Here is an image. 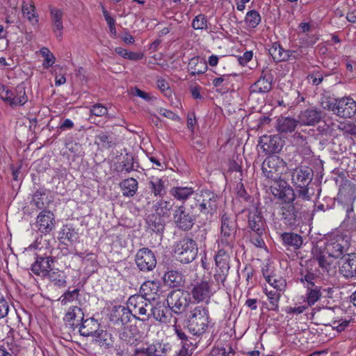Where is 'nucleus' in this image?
<instances>
[{
    "label": "nucleus",
    "mask_w": 356,
    "mask_h": 356,
    "mask_svg": "<svg viewBox=\"0 0 356 356\" xmlns=\"http://www.w3.org/2000/svg\"><path fill=\"white\" fill-rule=\"evenodd\" d=\"M149 188L154 196L162 197L165 195L164 181L159 177H151L149 180Z\"/></svg>",
    "instance_id": "nucleus-43"
},
{
    "label": "nucleus",
    "mask_w": 356,
    "mask_h": 356,
    "mask_svg": "<svg viewBox=\"0 0 356 356\" xmlns=\"http://www.w3.org/2000/svg\"><path fill=\"white\" fill-rule=\"evenodd\" d=\"M164 282L170 287H179L184 283V276L177 270H169L164 274Z\"/></svg>",
    "instance_id": "nucleus-33"
},
{
    "label": "nucleus",
    "mask_w": 356,
    "mask_h": 356,
    "mask_svg": "<svg viewBox=\"0 0 356 356\" xmlns=\"http://www.w3.org/2000/svg\"><path fill=\"white\" fill-rule=\"evenodd\" d=\"M147 228L156 233H162L165 228V222L159 215L152 213L146 218Z\"/></svg>",
    "instance_id": "nucleus-32"
},
{
    "label": "nucleus",
    "mask_w": 356,
    "mask_h": 356,
    "mask_svg": "<svg viewBox=\"0 0 356 356\" xmlns=\"http://www.w3.org/2000/svg\"><path fill=\"white\" fill-rule=\"evenodd\" d=\"M121 163L122 165V170H124L126 172H130L134 170V162L132 156L126 154V156L124 157Z\"/></svg>",
    "instance_id": "nucleus-59"
},
{
    "label": "nucleus",
    "mask_w": 356,
    "mask_h": 356,
    "mask_svg": "<svg viewBox=\"0 0 356 356\" xmlns=\"http://www.w3.org/2000/svg\"><path fill=\"white\" fill-rule=\"evenodd\" d=\"M335 115L343 118H350L356 114V102L346 97L335 99Z\"/></svg>",
    "instance_id": "nucleus-17"
},
{
    "label": "nucleus",
    "mask_w": 356,
    "mask_h": 356,
    "mask_svg": "<svg viewBox=\"0 0 356 356\" xmlns=\"http://www.w3.org/2000/svg\"><path fill=\"white\" fill-rule=\"evenodd\" d=\"M283 165L276 156H268L262 163V172L264 176L273 181V183L282 180L281 175Z\"/></svg>",
    "instance_id": "nucleus-10"
},
{
    "label": "nucleus",
    "mask_w": 356,
    "mask_h": 356,
    "mask_svg": "<svg viewBox=\"0 0 356 356\" xmlns=\"http://www.w3.org/2000/svg\"><path fill=\"white\" fill-rule=\"evenodd\" d=\"M157 86L159 90L167 97L171 95V90L168 83L164 79H159L157 81Z\"/></svg>",
    "instance_id": "nucleus-64"
},
{
    "label": "nucleus",
    "mask_w": 356,
    "mask_h": 356,
    "mask_svg": "<svg viewBox=\"0 0 356 356\" xmlns=\"http://www.w3.org/2000/svg\"><path fill=\"white\" fill-rule=\"evenodd\" d=\"M226 248H222L219 250L215 256V261L216 267L220 270H229V252Z\"/></svg>",
    "instance_id": "nucleus-38"
},
{
    "label": "nucleus",
    "mask_w": 356,
    "mask_h": 356,
    "mask_svg": "<svg viewBox=\"0 0 356 356\" xmlns=\"http://www.w3.org/2000/svg\"><path fill=\"white\" fill-rule=\"evenodd\" d=\"M95 143L101 144L103 147H110L111 140L110 136L104 133H101L96 136Z\"/></svg>",
    "instance_id": "nucleus-61"
},
{
    "label": "nucleus",
    "mask_w": 356,
    "mask_h": 356,
    "mask_svg": "<svg viewBox=\"0 0 356 356\" xmlns=\"http://www.w3.org/2000/svg\"><path fill=\"white\" fill-rule=\"evenodd\" d=\"M187 327L194 335H200L206 332L209 323V312L202 305L190 307L186 315Z\"/></svg>",
    "instance_id": "nucleus-1"
},
{
    "label": "nucleus",
    "mask_w": 356,
    "mask_h": 356,
    "mask_svg": "<svg viewBox=\"0 0 356 356\" xmlns=\"http://www.w3.org/2000/svg\"><path fill=\"white\" fill-rule=\"evenodd\" d=\"M337 200L342 204H346L348 207H354L356 200V188L350 184L342 185L337 195Z\"/></svg>",
    "instance_id": "nucleus-22"
},
{
    "label": "nucleus",
    "mask_w": 356,
    "mask_h": 356,
    "mask_svg": "<svg viewBox=\"0 0 356 356\" xmlns=\"http://www.w3.org/2000/svg\"><path fill=\"white\" fill-rule=\"evenodd\" d=\"M194 194V188L190 186H174L170 190V195L181 202H185Z\"/></svg>",
    "instance_id": "nucleus-29"
},
{
    "label": "nucleus",
    "mask_w": 356,
    "mask_h": 356,
    "mask_svg": "<svg viewBox=\"0 0 356 356\" xmlns=\"http://www.w3.org/2000/svg\"><path fill=\"white\" fill-rule=\"evenodd\" d=\"M79 296V290L74 289L73 291H68L65 292L61 296V303L63 305H66L68 302H71L74 301Z\"/></svg>",
    "instance_id": "nucleus-58"
},
{
    "label": "nucleus",
    "mask_w": 356,
    "mask_h": 356,
    "mask_svg": "<svg viewBox=\"0 0 356 356\" xmlns=\"http://www.w3.org/2000/svg\"><path fill=\"white\" fill-rule=\"evenodd\" d=\"M339 273L346 278L356 277V254H347L339 262Z\"/></svg>",
    "instance_id": "nucleus-18"
},
{
    "label": "nucleus",
    "mask_w": 356,
    "mask_h": 356,
    "mask_svg": "<svg viewBox=\"0 0 356 356\" xmlns=\"http://www.w3.org/2000/svg\"><path fill=\"white\" fill-rule=\"evenodd\" d=\"M45 193L42 191H38L35 193L33 197V203L39 209H42L45 207V203L43 201V196Z\"/></svg>",
    "instance_id": "nucleus-57"
},
{
    "label": "nucleus",
    "mask_w": 356,
    "mask_h": 356,
    "mask_svg": "<svg viewBox=\"0 0 356 356\" xmlns=\"http://www.w3.org/2000/svg\"><path fill=\"white\" fill-rule=\"evenodd\" d=\"M167 305L175 314H181L186 311L191 304L189 294L182 290H174L168 293Z\"/></svg>",
    "instance_id": "nucleus-4"
},
{
    "label": "nucleus",
    "mask_w": 356,
    "mask_h": 356,
    "mask_svg": "<svg viewBox=\"0 0 356 356\" xmlns=\"http://www.w3.org/2000/svg\"><path fill=\"white\" fill-rule=\"evenodd\" d=\"M174 252L177 260L184 264H188L195 259L197 247L195 241L184 237L177 243Z\"/></svg>",
    "instance_id": "nucleus-3"
},
{
    "label": "nucleus",
    "mask_w": 356,
    "mask_h": 356,
    "mask_svg": "<svg viewBox=\"0 0 356 356\" xmlns=\"http://www.w3.org/2000/svg\"><path fill=\"white\" fill-rule=\"evenodd\" d=\"M202 200L200 203L199 209L203 213H213L217 209V196L209 191L202 192Z\"/></svg>",
    "instance_id": "nucleus-25"
},
{
    "label": "nucleus",
    "mask_w": 356,
    "mask_h": 356,
    "mask_svg": "<svg viewBox=\"0 0 356 356\" xmlns=\"http://www.w3.org/2000/svg\"><path fill=\"white\" fill-rule=\"evenodd\" d=\"M236 222L234 218L224 214L221 220L220 235L218 244L227 250H232L236 243Z\"/></svg>",
    "instance_id": "nucleus-2"
},
{
    "label": "nucleus",
    "mask_w": 356,
    "mask_h": 356,
    "mask_svg": "<svg viewBox=\"0 0 356 356\" xmlns=\"http://www.w3.org/2000/svg\"><path fill=\"white\" fill-rule=\"evenodd\" d=\"M22 10L24 17H26L33 24L38 22V15L35 10V6L32 1L29 0L24 1Z\"/></svg>",
    "instance_id": "nucleus-42"
},
{
    "label": "nucleus",
    "mask_w": 356,
    "mask_h": 356,
    "mask_svg": "<svg viewBox=\"0 0 356 356\" xmlns=\"http://www.w3.org/2000/svg\"><path fill=\"white\" fill-rule=\"evenodd\" d=\"M135 261L137 267L143 272L152 270L156 265L154 253L146 248L140 249L137 252Z\"/></svg>",
    "instance_id": "nucleus-14"
},
{
    "label": "nucleus",
    "mask_w": 356,
    "mask_h": 356,
    "mask_svg": "<svg viewBox=\"0 0 356 356\" xmlns=\"http://www.w3.org/2000/svg\"><path fill=\"white\" fill-rule=\"evenodd\" d=\"M272 77L262 72L259 79L250 88V92L266 93L272 89Z\"/></svg>",
    "instance_id": "nucleus-27"
},
{
    "label": "nucleus",
    "mask_w": 356,
    "mask_h": 356,
    "mask_svg": "<svg viewBox=\"0 0 356 356\" xmlns=\"http://www.w3.org/2000/svg\"><path fill=\"white\" fill-rule=\"evenodd\" d=\"M76 318H79L80 321H83L84 318V314L81 308L73 306L68 309L64 317V321L73 327L75 325L74 320Z\"/></svg>",
    "instance_id": "nucleus-44"
},
{
    "label": "nucleus",
    "mask_w": 356,
    "mask_h": 356,
    "mask_svg": "<svg viewBox=\"0 0 356 356\" xmlns=\"http://www.w3.org/2000/svg\"><path fill=\"white\" fill-rule=\"evenodd\" d=\"M9 309L8 302L3 297L0 298V318H5L8 315Z\"/></svg>",
    "instance_id": "nucleus-62"
},
{
    "label": "nucleus",
    "mask_w": 356,
    "mask_h": 356,
    "mask_svg": "<svg viewBox=\"0 0 356 356\" xmlns=\"http://www.w3.org/2000/svg\"><path fill=\"white\" fill-rule=\"evenodd\" d=\"M112 315L117 323L120 322L122 325H125L130 321L132 314L128 306L119 305L113 307Z\"/></svg>",
    "instance_id": "nucleus-35"
},
{
    "label": "nucleus",
    "mask_w": 356,
    "mask_h": 356,
    "mask_svg": "<svg viewBox=\"0 0 356 356\" xmlns=\"http://www.w3.org/2000/svg\"><path fill=\"white\" fill-rule=\"evenodd\" d=\"M157 111L160 115L166 118L170 119L172 120H179V116L176 113L165 108H159Z\"/></svg>",
    "instance_id": "nucleus-63"
},
{
    "label": "nucleus",
    "mask_w": 356,
    "mask_h": 356,
    "mask_svg": "<svg viewBox=\"0 0 356 356\" xmlns=\"http://www.w3.org/2000/svg\"><path fill=\"white\" fill-rule=\"evenodd\" d=\"M0 98L12 106H22L28 101L24 86H18L15 90H10L1 83H0Z\"/></svg>",
    "instance_id": "nucleus-6"
},
{
    "label": "nucleus",
    "mask_w": 356,
    "mask_h": 356,
    "mask_svg": "<svg viewBox=\"0 0 356 356\" xmlns=\"http://www.w3.org/2000/svg\"><path fill=\"white\" fill-rule=\"evenodd\" d=\"M156 348L154 345L136 348L133 356H156Z\"/></svg>",
    "instance_id": "nucleus-54"
},
{
    "label": "nucleus",
    "mask_w": 356,
    "mask_h": 356,
    "mask_svg": "<svg viewBox=\"0 0 356 356\" xmlns=\"http://www.w3.org/2000/svg\"><path fill=\"white\" fill-rule=\"evenodd\" d=\"M334 310L331 308H323L318 312L314 313V316L320 321L321 324L325 325H332L337 331H343L349 325L350 321L347 320H341V323L334 320Z\"/></svg>",
    "instance_id": "nucleus-12"
},
{
    "label": "nucleus",
    "mask_w": 356,
    "mask_h": 356,
    "mask_svg": "<svg viewBox=\"0 0 356 356\" xmlns=\"http://www.w3.org/2000/svg\"><path fill=\"white\" fill-rule=\"evenodd\" d=\"M248 227L255 234H263L264 232V220L257 209L249 212Z\"/></svg>",
    "instance_id": "nucleus-28"
},
{
    "label": "nucleus",
    "mask_w": 356,
    "mask_h": 356,
    "mask_svg": "<svg viewBox=\"0 0 356 356\" xmlns=\"http://www.w3.org/2000/svg\"><path fill=\"white\" fill-rule=\"evenodd\" d=\"M281 238L284 245L292 247L295 250L299 249L303 242L302 236L293 232H284L281 234Z\"/></svg>",
    "instance_id": "nucleus-36"
},
{
    "label": "nucleus",
    "mask_w": 356,
    "mask_h": 356,
    "mask_svg": "<svg viewBox=\"0 0 356 356\" xmlns=\"http://www.w3.org/2000/svg\"><path fill=\"white\" fill-rule=\"evenodd\" d=\"M102 13L105 20L108 26L109 32L113 38H115L117 36V31L115 29V19L110 15L109 13L105 9L104 6H102Z\"/></svg>",
    "instance_id": "nucleus-56"
},
{
    "label": "nucleus",
    "mask_w": 356,
    "mask_h": 356,
    "mask_svg": "<svg viewBox=\"0 0 356 356\" xmlns=\"http://www.w3.org/2000/svg\"><path fill=\"white\" fill-rule=\"evenodd\" d=\"M245 22L249 26L254 28L260 23L261 16L257 11L250 10L246 14Z\"/></svg>",
    "instance_id": "nucleus-55"
},
{
    "label": "nucleus",
    "mask_w": 356,
    "mask_h": 356,
    "mask_svg": "<svg viewBox=\"0 0 356 356\" xmlns=\"http://www.w3.org/2000/svg\"><path fill=\"white\" fill-rule=\"evenodd\" d=\"M54 215L49 211H42L37 217L36 227L42 233H49L54 229Z\"/></svg>",
    "instance_id": "nucleus-23"
},
{
    "label": "nucleus",
    "mask_w": 356,
    "mask_h": 356,
    "mask_svg": "<svg viewBox=\"0 0 356 356\" xmlns=\"http://www.w3.org/2000/svg\"><path fill=\"white\" fill-rule=\"evenodd\" d=\"M82 323L79 327V332L82 336L95 337V334L99 330H98L99 324L97 321L92 318L83 319Z\"/></svg>",
    "instance_id": "nucleus-30"
},
{
    "label": "nucleus",
    "mask_w": 356,
    "mask_h": 356,
    "mask_svg": "<svg viewBox=\"0 0 356 356\" xmlns=\"http://www.w3.org/2000/svg\"><path fill=\"white\" fill-rule=\"evenodd\" d=\"M259 145L266 154L279 152L282 149L281 139L278 136H263L260 138Z\"/></svg>",
    "instance_id": "nucleus-21"
},
{
    "label": "nucleus",
    "mask_w": 356,
    "mask_h": 356,
    "mask_svg": "<svg viewBox=\"0 0 356 356\" xmlns=\"http://www.w3.org/2000/svg\"><path fill=\"white\" fill-rule=\"evenodd\" d=\"M46 277L50 281L54 282V284L58 286H63L65 285V277L63 273L60 272L58 270L53 269L49 273Z\"/></svg>",
    "instance_id": "nucleus-50"
},
{
    "label": "nucleus",
    "mask_w": 356,
    "mask_h": 356,
    "mask_svg": "<svg viewBox=\"0 0 356 356\" xmlns=\"http://www.w3.org/2000/svg\"><path fill=\"white\" fill-rule=\"evenodd\" d=\"M214 293L213 285L206 280L197 282L191 289L192 297L197 302L208 301Z\"/></svg>",
    "instance_id": "nucleus-15"
},
{
    "label": "nucleus",
    "mask_w": 356,
    "mask_h": 356,
    "mask_svg": "<svg viewBox=\"0 0 356 356\" xmlns=\"http://www.w3.org/2000/svg\"><path fill=\"white\" fill-rule=\"evenodd\" d=\"M291 180L300 188V195L304 199L309 200L307 186L312 180V170L309 168H297L291 173Z\"/></svg>",
    "instance_id": "nucleus-5"
},
{
    "label": "nucleus",
    "mask_w": 356,
    "mask_h": 356,
    "mask_svg": "<svg viewBox=\"0 0 356 356\" xmlns=\"http://www.w3.org/2000/svg\"><path fill=\"white\" fill-rule=\"evenodd\" d=\"M151 315L153 316L156 321L163 323H172L173 325H175L177 323V318L173 317L172 312L169 307H165L161 304H157L154 307L152 305V308L150 309V316Z\"/></svg>",
    "instance_id": "nucleus-19"
},
{
    "label": "nucleus",
    "mask_w": 356,
    "mask_h": 356,
    "mask_svg": "<svg viewBox=\"0 0 356 356\" xmlns=\"http://www.w3.org/2000/svg\"><path fill=\"white\" fill-rule=\"evenodd\" d=\"M313 259L317 261L319 267L323 271H328L330 268L332 261L330 256H327L325 253L323 252L321 249L316 246L312 250Z\"/></svg>",
    "instance_id": "nucleus-31"
},
{
    "label": "nucleus",
    "mask_w": 356,
    "mask_h": 356,
    "mask_svg": "<svg viewBox=\"0 0 356 356\" xmlns=\"http://www.w3.org/2000/svg\"><path fill=\"white\" fill-rule=\"evenodd\" d=\"M173 220L177 227L183 231L190 230L195 224V218L184 205L175 207Z\"/></svg>",
    "instance_id": "nucleus-8"
},
{
    "label": "nucleus",
    "mask_w": 356,
    "mask_h": 356,
    "mask_svg": "<svg viewBox=\"0 0 356 356\" xmlns=\"http://www.w3.org/2000/svg\"><path fill=\"white\" fill-rule=\"evenodd\" d=\"M299 123L302 125L311 126L318 123L322 118V113L313 108L302 111L298 116Z\"/></svg>",
    "instance_id": "nucleus-26"
},
{
    "label": "nucleus",
    "mask_w": 356,
    "mask_h": 356,
    "mask_svg": "<svg viewBox=\"0 0 356 356\" xmlns=\"http://www.w3.org/2000/svg\"><path fill=\"white\" fill-rule=\"evenodd\" d=\"M281 209L282 219L286 225L293 227L301 222V207L298 202L286 204Z\"/></svg>",
    "instance_id": "nucleus-13"
},
{
    "label": "nucleus",
    "mask_w": 356,
    "mask_h": 356,
    "mask_svg": "<svg viewBox=\"0 0 356 356\" xmlns=\"http://www.w3.org/2000/svg\"><path fill=\"white\" fill-rule=\"evenodd\" d=\"M280 291H281L268 289L267 287H265L264 292L270 302L269 309L273 311L278 310V303L280 299Z\"/></svg>",
    "instance_id": "nucleus-46"
},
{
    "label": "nucleus",
    "mask_w": 356,
    "mask_h": 356,
    "mask_svg": "<svg viewBox=\"0 0 356 356\" xmlns=\"http://www.w3.org/2000/svg\"><path fill=\"white\" fill-rule=\"evenodd\" d=\"M51 28L56 38L61 40L63 38V17L64 12L62 9L51 6L49 8Z\"/></svg>",
    "instance_id": "nucleus-20"
},
{
    "label": "nucleus",
    "mask_w": 356,
    "mask_h": 356,
    "mask_svg": "<svg viewBox=\"0 0 356 356\" xmlns=\"http://www.w3.org/2000/svg\"><path fill=\"white\" fill-rule=\"evenodd\" d=\"M299 122L289 117H282L277 120V131L281 133H291L298 126Z\"/></svg>",
    "instance_id": "nucleus-37"
},
{
    "label": "nucleus",
    "mask_w": 356,
    "mask_h": 356,
    "mask_svg": "<svg viewBox=\"0 0 356 356\" xmlns=\"http://www.w3.org/2000/svg\"><path fill=\"white\" fill-rule=\"evenodd\" d=\"M172 208V204H171V202L164 200H159L154 205V209L156 211L155 214L159 215L161 217L165 216H168Z\"/></svg>",
    "instance_id": "nucleus-47"
},
{
    "label": "nucleus",
    "mask_w": 356,
    "mask_h": 356,
    "mask_svg": "<svg viewBox=\"0 0 356 356\" xmlns=\"http://www.w3.org/2000/svg\"><path fill=\"white\" fill-rule=\"evenodd\" d=\"M160 291V284L156 281L145 282L140 286V293L144 298L148 301L155 300L159 298Z\"/></svg>",
    "instance_id": "nucleus-24"
},
{
    "label": "nucleus",
    "mask_w": 356,
    "mask_h": 356,
    "mask_svg": "<svg viewBox=\"0 0 356 356\" xmlns=\"http://www.w3.org/2000/svg\"><path fill=\"white\" fill-rule=\"evenodd\" d=\"M227 273L228 270L216 269V273L213 275V280H209L210 282L213 285L215 291L220 289L221 284H224V282L226 280Z\"/></svg>",
    "instance_id": "nucleus-49"
},
{
    "label": "nucleus",
    "mask_w": 356,
    "mask_h": 356,
    "mask_svg": "<svg viewBox=\"0 0 356 356\" xmlns=\"http://www.w3.org/2000/svg\"><path fill=\"white\" fill-rule=\"evenodd\" d=\"M208 24L207 17L203 14L195 16L192 22V27L195 30H207Z\"/></svg>",
    "instance_id": "nucleus-52"
},
{
    "label": "nucleus",
    "mask_w": 356,
    "mask_h": 356,
    "mask_svg": "<svg viewBox=\"0 0 356 356\" xmlns=\"http://www.w3.org/2000/svg\"><path fill=\"white\" fill-rule=\"evenodd\" d=\"M94 338L95 342L100 346L108 348L113 346V336L109 332L106 330H99L97 333L95 334Z\"/></svg>",
    "instance_id": "nucleus-41"
},
{
    "label": "nucleus",
    "mask_w": 356,
    "mask_h": 356,
    "mask_svg": "<svg viewBox=\"0 0 356 356\" xmlns=\"http://www.w3.org/2000/svg\"><path fill=\"white\" fill-rule=\"evenodd\" d=\"M345 226L352 230H356V215L354 212V207H347L346 218L343 221Z\"/></svg>",
    "instance_id": "nucleus-51"
},
{
    "label": "nucleus",
    "mask_w": 356,
    "mask_h": 356,
    "mask_svg": "<svg viewBox=\"0 0 356 356\" xmlns=\"http://www.w3.org/2000/svg\"><path fill=\"white\" fill-rule=\"evenodd\" d=\"M266 281L273 288V290L284 291L286 287L285 280L280 277L264 273Z\"/></svg>",
    "instance_id": "nucleus-48"
},
{
    "label": "nucleus",
    "mask_w": 356,
    "mask_h": 356,
    "mask_svg": "<svg viewBox=\"0 0 356 356\" xmlns=\"http://www.w3.org/2000/svg\"><path fill=\"white\" fill-rule=\"evenodd\" d=\"M40 54L42 57L44 58V62L42 63L43 67L45 69L49 68L52 66L55 63L56 58L54 54L50 51V50L47 47H42L40 49Z\"/></svg>",
    "instance_id": "nucleus-53"
},
{
    "label": "nucleus",
    "mask_w": 356,
    "mask_h": 356,
    "mask_svg": "<svg viewBox=\"0 0 356 356\" xmlns=\"http://www.w3.org/2000/svg\"><path fill=\"white\" fill-rule=\"evenodd\" d=\"M207 63L199 57H193L190 59L188 65V72L192 75L202 74L207 70Z\"/></svg>",
    "instance_id": "nucleus-34"
},
{
    "label": "nucleus",
    "mask_w": 356,
    "mask_h": 356,
    "mask_svg": "<svg viewBox=\"0 0 356 356\" xmlns=\"http://www.w3.org/2000/svg\"><path fill=\"white\" fill-rule=\"evenodd\" d=\"M53 263L54 259L51 257L36 254L35 261L31 265V270L35 275L45 278L53 270Z\"/></svg>",
    "instance_id": "nucleus-16"
},
{
    "label": "nucleus",
    "mask_w": 356,
    "mask_h": 356,
    "mask_svg": "<svg viewBox=\"0 0 356 356\" xmlns=\"http://www.w3.org/2000/svg\"><path fill=\"white\" fill-rule=\"evenodd\" d=\"M122 194L125 197H133L138 190V181L134 178H128L120 183Z\"/></svg>",
    "instance_id": "nucleus-39"
},
{
    "label": "nucleus",
    "mask_w": 356,
    "mask_h": 356,
    "mask_svg": "<svg viewBox=\"0 0 356 356\" xmlns=\"http://www.w3.org/2000/svg\"><path fill=\"white\" fill-rule=\"evenodd\" d=\"M90 112L91 115L102 117L107 113L108 110L107 108L104 106L102 104H96L91 107Z\"/></svg>",
    "instance_id": "nucleus-60"
},
{
    "label": "nucleus",
    "mask_w": 356,
    "mask_h": 356,
    "mask_svg": "<svg viewBox=\"0 0 356 356\" xmlns=\"http://www.w3.org/2000/svg\"><path fill=\"white\" fill-rule=\"evenodd\" d=\"M307 292L305 293V302L307 307L314 305L322 296L321 286H307Z\"/></svg>",
    "instance_id": "nucleus-40"
},
{
    "label": "nucleus",
    "mask_w": 356,
    "mask_h": 356,
    "mask_svg": "<svg viewBox=\"0 0 356 356\" xmlns=\"http://www.w3.org/2000/svg\"><path fill=\"white\" fill-rule=\"evenodd\" d=\"M270 189L275 197L286 204L293 202L296 199L293 189L283 179L274 182Z\"/></svg>",
    "instance_id": "nucleus-11"
},
{
    "label": "nucleus",
    "mask_w": 356,
    "mask_h": 356,
    "mask_svg": "<svg viewBox=\"0 0 356 356\" xmlns=\"http://www.w3.org/2000/svg\"><path fill=\"white\" fill-rule=\"evenodd\" d=\"M349 243L341 235H337L330 237L325 243V249L329 256L334 258H339L348 250Z\"/></svg>",
    "instance_id": "nucleus-9"
},
{
    "label": "nucleus",
    "mask_w": 356,
    "mask_h": 356,
    "mask_svg": "<svg viewBox=\"0 0 356 356\" xmlns=\"http://www.w3.org/2000/svg\"><path fill=\"white\" fill-rule=\"evenodd\" d=\"M127 305L134 317L136 318L137 315L142 316V318L138 317L141 321H145L149 318L152 303L143 296L139 295L131 296L128 299Z\"/></svg>",
    "instance_id": "nucleus-7"
},
{
    "label": "nucleus",
    "mask_w": 356,
    "mask_h": 356,
    "mask_svg": "<svg viewBox=\"0 0 356 356\" xmlns=\"http://www.w3.org/2000/svg\"><path fill=\"white\" fill-rule=\"evenodd\" d=\"M268 51L276 62L287 60L289 59V57L286 56L285 50L277 42L273 44Z\"/></svg>",
    "instance_id": "nucleus-45"
}]
</instances>
